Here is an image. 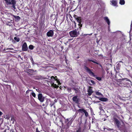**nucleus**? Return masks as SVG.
Segmentation results:
<instances>
[{
    "label": "nucleus",
    "instance_id": "obj_1",
    "mask_svg": "<svg viewBox=\"0 0 132 132\" xmlns=\"http://www.w3.org/2000/svg\"><path fill=\"white\" fill-rule=\"evenodd\" d=\"M7 6L9 8H11L12 10H14L16 4V1L15 0H4Z\"/></svg>",
    "mask_w": 132,
    "mask_h": 132
},
{
    "label": "nucleus",
    "instance_id": "obj_2",
    "mask_svg": "<svg viewBox=\"0 0 132 132\" xmlns=\"http://www.w3.org/2000/svg\"><path fill=\"white\" fill-rule=\"evenodd\" d=\"M69 34L70 36L73 37H76L79 34V33L76 30L71 31L69 32Z\"/></svg>",
    "mask_w": 132,
    "mask_h": 132
},
{
    "label": "nucleus",
    "instance_id": "obj_3",
    "mask_svg": "<svg viewBox=\"0 0 132 132\" xmlns=\"http://www.w3.org/2000/svg\"><path fill=\"white\" fill-rule=\"evenodd\" d=\"M75 19L77 20L79 23L78 25L79 26V28H80L82 26V24L81 23V18L80 17H78L77 16L75 15L74 16Z\"/></svg>",
    "mask_w": 132,
    "mask_h": 132
},
{
    "label": "nucleus",
    "instance_id": "obj_4",
    "mask_svg": "<svg viewBox=\"0 0 132 132\" xmlns=\"http://www.w3.org/2000/svg\"><path fill=\"white\" fill-rule=\"evenodd\" d=\"M84 68L86 71L87 72H88L89 75L94 77H95L96 76L93 72L91 71V70L89 69L86 67H85Z\"/></svg>",
    "mask_w": 132,
    "mask_h": 132
},
{
    "label": "nucleus",
    "instance_id": "obj_5",
    "mask_svg": "<svg viewBox=\"0 0 132 132\" xmlns=\"http://www.w3.org/2000/svg\"><path fill=\"white\" fill-rule=\"evenodd\" d=\"M38 98L39 101L41 102H43L44 101V98L43 97L41 93H39L38 95Z\"/></svg>",
    "mask_w": 132,
    "mask_h": 132
},
{
    "label": "nucleus",
    "instance_id": "obj_6",
    "mask_svg": "<svg viewBox=\"0 0 132 132\" xmlns=\"http://www.w3.org/2000/svg\"><path fill=\"white\" fill-rule=\"evenodd\" d=\"M46 34L49 37H52L54 35L53 31L52 30H50L47 32Z\"/></svg>",
    "mask_w": 132,
    "mask_h": 132
},
{
    "label": "nucleus",
    "instance_id": "obj_7",
    "mask_svg": "<svg viewBox=\"0 0 132 132\" xmlns=\"http://www.w3.org/2000/svg\"><path fill=\"white\" fill-rule=\"evenodd\" d=\"M73 101L76 103H79L80 101V100L79 98L77 96H74L72 98Z\"/></svg>",
    "mask_w": 132,
    "mask_h": 132
},
{
    "label": "nucleus",
    "instance_id": "obj_8",
    "mask_svg": "<svg viewBox=\"0 0 132 132\" xmlns=\"http://www.w3.org/2000/svg\"><path fill=\"white\" fill-rule=\"evenodd\" d=\"M28 49L27 44L24 43L22 46V50L23 51H27Z\"/></svg>",
    "mask_w": 132,
    "mask_h": 132
},
{
    "label": "nucleus",
    "instance_id": "obj_9",
    "mask_svg": "<svg viewBox=\"0 0 132 132\" xmlns=\"http://www.w3.org/2000/svg\"><path fill=\"white\" fill-rule=\"evenodd\" d=\"M115 123L117 125L118 128H120V122L117 119H115Z\"/></svg>",
    "mask_w": 132,
    "mask_h": 132
},
{
    "label": "nucleus",
    "instance_id": "obj_10",
    "mask_svg": "<svg viewBox=\"0 0 132 132\" xmlns=\"http://www.w3.org/2000/svg\"><path fill=\"white\" fill-rule=\"evenodd\" d=\"M112 5L114 6H117V2L116 0H112L111 1Z\"/></svg>",
    "mask_w": 132,
    "mask_h": 132
},
{
    "label": "nucleus",
    "instance_id": "obj_11",
    "mask_svg": "<svg viewBox=\"0 0 132 132\" xmlns=\"http://www.w3.org/2000/svg\"><path fill=\"white\" fill-rule=\"evenodd\" d=\"M105 21L107 22L109 26L110 24V21L108 17L106 16L104 18Z\"/></svg>",
    "mask_w": 132,
    "mask_h": 132
},
{
    "label": "nucleus",
    "instance_id": "obj_12",
    "mask_svg": "<svg viewBox=\"0 0 132 132\" xmlns=\"http://www.w3.org/2000/svg\"><path fill=\"white\" fill-rule=\"evenodd\" d=\"M88 95H90L93 92V91L91 87H89L88 90Z\"/></svg>",
    "mask_w": 132,
    "mask_h": 132
},
{
    "label": "nucleus",
    "instance_id": "obj_13",
    "mask_svg": "<svg viewBox=\"0 0 132 132\" xmlns=\"http://www.w3.org/2000/svg\"><path fill=\"white\" fill-rule=\"evenodd\" d=\"M78 111L81 113H85V112L86 111V110L84 109H79L78 110Z\"/></svg>",
    "mask_w": 132,
    "mask_h": 132
},
{
    "label": "nucleus",
    "instance_id": "obj_14",
    "mask_svg": "<svg viewBox=\"0 0 132 132\" xmlns=\"http://www.w3.org/2000/svg\"><path fill=\"white\" fill-rule=\"evenodd\" d=\"M99 100L102 101H106L108 100L107 98H100Z\"/></svg>",
    "mask_w": 132,
    "mask_h": 132
},
{
    "label": "nucleus",
    "instance_id": "obj_15",
    "mask_svg": "<svg viewBox=\"0 0 132 132\" xmlns=\"http://www.w3.org/2000/svg\"><path fill=\"white\" fill-rule=\"evenodd\" d=\"M119 3L121 5H124L125 3V1L124 0H120Z\"/></svg>",
    "mask_w": 132,
    "mask_h": 132
},
{
    "label": "nucleus",
    "instance_id": "obj_16",
    "mask_svg": "<svg viewBox=\"0 0 132 132\" xmlns=\"http://www.w3.org/2000/svg\"><path fill=\"white\" fill-rule=\"evenodd\" d=\"M95 93L98 96H103V95L101 93L98 92V91H96L95 92Z\"/></svg>",
    "mask_w": 132,
    "mask_h": 132
},
{
    "label": "nucleus",
    "instance_id": "obj_17",
    "mask_svg": "<svg viewBox=\"0 0 132 132\" xmlns=\"http://www.w3.org/2000/svg\"><path fill=\"white\" fill-rule=\"evenodd\" d=\"M11 15H12L17 20H19L20 19V18L19 16H16L15 15H13L12 14H11Z\"/></svg>",
    "mask_w": 132,
    "mask_h": 132
},
{
    "label": "nucleus",
    "instance_id": "obj_18",
    "mask_svg": "<svg viewBox=\"0 0 132 132\" xmlns=\"http://www.w3.org/2000/svg\"><path fill=\"white\" fill-rule=\"evenodd\" d=\"M14 39L17 42H19L20 41V39L19 38L15 37L14 38Z\"/></svg>",
    "mask_w": 132,
    "mask_h": 132
},
{
    "label": "nucleus",
    "instance_id": "obj_19",
    "mask_svg": "<svg viewBox=\"0 0 132 132\" xmlns=\"http://www.w3.org/2000/svg\"><path fill=\"white\" fill-rule=\"evenodd\" d=\"M51 79H52V78H53L56 81L57 80V79L56 78L57 76H55L54 77L53 76H52L51 77Z\"/></svg>",
    "mask_w": 132,
    "mask_h": 132
},
{
    "label": "nucleus",
    "instance_id": "obj_20",
    "mask_svg": "<svg viewBox=\"0 0 132 132\" xmlns=\"http://www.w3.org/2000/svg\"><path fill=\"white\" fill-rule=\"evenodd\" d=\"M29 48L30 49L32 50L34 48V46L33 45H30L29 46Z\"/></svg>",
    "mask_w": 132,
    "mask_h": 132
},
{
    "label": "nucleus",
    "instance_id": "obj_21",
    "mask_svg": "<svg viewBox=\"0 0 132 132\" xmlns=\"http://www.w3.org/2000/svg\"><path fill=\"white\" fill-rule=\"evenodd\" d=\"M85 116L87 117L88 116V113L86 111L84 113Z\"/></svg>",
    "mask_w": 132,
    "mask_h": 132
},
{
    "label": "nucleus",
    "instance_id": "obj_22",
    "mask_svg": "<svg viewBox=\"0 0 132 132\" xmlns=\"http://www.w3.org/2000/svg\"><path fill=\"white\" fill-rule=\"evenodd\" d=\"M32 95L34 97H36V94L34 92H32L31 93Z\"/></svg>",
    "mask_w": 132,
    "mask_h": 132
},
{
    "label": "nucleus",
    "instance_id": "obj_23",
    "mask_svg": "<svg viewBox=\"0 0 132 132\" xmlns=\"http://www.w3.org/2000/svg\"><path fill=\"white\" fill-rule=\"evenodd\" d=\"M49 101L48 100H47L46 101V102L45 103V105L46 106H47L48 104V102Z\"/></svg>",
    "mask_w": 132,
    "mask_h": 132
},
{
    "label": "nucleus",
    "instance_id": "obj_24",
    "mask_svg": "<svg viewBox=\"0 0 132 132\" xmlns=\"http://www.w3.org/2000/svg\"><path fill=\"white\" fill-rule=\"evenodd\" d=\"M96 78L97 80H101V78L100 77H96Z\"/></svg>",
    "mask_w": 132,
    "mask_h": 132
},
{
    "label": "nucleus",
    "instance_id": "obj_25",
    "mask_svg": "<svg viewBox=\"0 0 132 132\" xmlns=\"http://www.w3.org/2000/svg\"><path fill=\"white\" fill-rule=\"evenodd\" d=\"M76 132H81V129L80 128H79L77 130Z\"/></svg>",
    "mask_w": 132,
    "mask_h": 132
},
{
    "label": "nucleus",
    "instance_id": "obj_26",
    "mask_svg": "<svg viewBox=\"0 0 132 132\" xmlns=\"http://www.w3.org/2000/svg\"><path fill=\"white\" fill-rule=\"evenodd\" d=\"M54 87L55 88H57L58 87V86L56 85V84L54 85Z\"/></svg>",
    "mask_w": 132,
    "mask_h": 132
},
{
    "label": "nucleus",
    "instance_id": "obj_27",
    "mask_svg": "<svg viewBox=\"0 0 132 132\" xmlns=\"http://www.w3.org/2000/svg\"><path fill=\"white\" fill-rule=\"evenodd\" d=\"M56 81H57V82L58 83V84L60 85V82L59 80H57Z\"/></svg>",
    "mask_w": 132,
    "mask_h": 132
},
{
    "label": "nucleus",
    "instance_id": "obj_28",
    "mask_svg": "<svg viewBox=\"0 0 132 132\" xmlns=\"http://www.w3.org/2000/svg\"><path fill=\"white\" fill-rule=\"evenodd\" d=\"M91 82L92 83V84H95L94 82V81H93V80H91Z\"/></svg>",
    "mask_w": 132,
    "mask_h": 132
},
{
    "label": "nucleus",
    "instance_id": "obj_29",
    "mask_svg": "<svg viewBox=\"0 0 132 132\" xmlns=\"http://www.w3.org/2000/svg\"><path fill=\"white\" fill-rule=\"evenodd\" d=\"M93 63H96V64H99L98 63H97V62H95L94 61H93Z\"/></svg>",
    "mask_w": 132,
    "mask_h": 132
},
{
    "label": "nucleus",
    "instance_id": "obj_30",
    "mask_svg": "<svg viewBox=\"0 0 132 132\" xmlns=\"http://www.w3.org/2000/svg\"><path fill=\"white\" fill-rule=\"evenodd\" d=\"M13 48H6V50H13Z\"/></svg>",
    "mask_w": 132,
    "mask_h": 132
},
{
    "label": "nucleus",
    "instance_id": "obj_31",
    "mask_svg": "<svg viewBox=\"0 0 132 132\" xmlns=\"http://www.w3.org/2000/svg\"><path fill=\"white\" fill-rule=\"evenodd\" d=\"M36 90L37 92H39H39H40V91H39V89H36Z\"/></svg>",
    "mask_w": 132,
    "mask_h": 132
},
{
    "label": "nucleus",
    "instance_id": "obj_32",
    "mask_svg": "<svg viewBox=\"0 0 132 132\" xmlns=\"http://www.w3.org/2000/svg\"><path fill=\"white\" fill-rule=\"evenodd\" d=\"M2 113L0 111V116L2 115Z\"/></svg>",
    "mask_w": 132,
    "mask_h": 132
},
{
    "label": "nucleus",
    "instance_id": "obj_33",
    "mask_svg": "<svg viewBox=\"0 0 132 132\" xmlns=\"http://www.w3.org/2000/svg\"><path fill=\"white\" fill-rule=\"evenodd\" d=\"M68 90L69 91H70L71 90V89L70 88H68Z\"/></svg>",
    "mask_w": 132,
    "mask_h": 132
},
{
    "label": "nucleus",
    "instance_id": "obj_34",
    "mask_svg": "<svg viewBox=\"0 0 132 132\" xmlns=\"http://www.w3.org/2000/svg\"><path fill=\"white\" fill-rule=\"evenodd\" d=\"M46 106V105H45V104H42V106Z\"/></svg>",
    "mask_w": 132,
    "mask_h": 132
},
{
    "label": "nucleus",
    "instance_id": "obj_35",
    "mask_svg": "<svg viewBox=\"0 0 132 132\" xmlns=\"http://www.w3.org/2000/svg\"><path fill=\"white\" fill-rule=\"evenodd\" d=\"M71 40H72V39H69L68 40V41H70Z\"/></svg>",
    "mask_w": 132,
    "mask_h": 132
},
{
    "label": "nucleus",
    "instance_id": "obj_36",
    "mask_svg": "<svg viewBox=\"0 0 132 132\" xmlns=\"http://www.w3.org/2000/svg\"><path fill=\"white\" fill-rule=\"evenodd\" d=\"M13 119L14 120V119L12 117L11 118V120H13Z\"/></svg>",
    "mask_w": 132,
    "mask_h": 132
},
{
    "label": "nucleus",
    "instance_id": "obj_37",
    "mask_svg": "<svg viewBox=\"0 0 132 132\" xmlns=\"http://www.w3.org/2000/svg\"><path fill=\"white\" fill-rule=\"evenodd\" d=\"M95 97L96 98H98L99 99V98H100V97H97L96 96H95Z\"/></svg>",
    "mask_w": 132,
    "mask_h": 132
},
{
    "label": "nucleus",
    "instance_id": "obj_38",
    "mask_svg": "<svg viewBox=\"0 0 132 132\" xmlns=\"http://www.w3.org/2000/svg\"><path fill=\"white\" fill-rule=\"evenodd\" d=\"M100 66H101L102 68V66L101 64H99Z\"/></svg>",
    "mask_w": 132,
    "mask_h": 132
},
{
    "label": "nucleus",
    "instance_id": "obj_39",
    "mask_svg": "<svg viewBox=\"0 0 132 132\" xmlns=\"http://www.w3.org/2000/svg\"><path fill=\"white\" fill-rule=\"evenodd\" d=\"M6 50V49L5 48V49H4L3 50V51H5Z\"/></svg>",
    "mask_w": 132,
    "mask_h": 132
},
{
    "label": "nucleus",
    "instance_id": "obj_40",
    "mask_svg": "<svg viewBox=\"0 0 132 132\" xmlns=\"http://www.w3.org/2000/svg\"><path fill=\"white\" fill-rule=\"evenodd\" d=\"M90 61L93 62V60H89Z\"/></svg>",
    "mask_w": 132,
    "mask_h": 132
},
{
    "label": "nucleus",
    "instance_id": "obj_41",
    "mask_svg": "<svg viewBox=\"0 0 132 132\" xmlns=\"http://www.w3.org/2000/svg\"><path fill=\"white\" fill-rule=\"evenodd\" d=\"M50 105H51V107H52L53 106V104H52V105L50 104Z\"/></svg>",
    "mask_w": 132,
    "mask_h": 132
},
{
    "label": "nucleus",
    "instance_id": "obj_42",
    "mask_svg": "<svg viewBox=\"0 0 132 132\" xmlns=\"http://www.w3.org/2000/svg\"><path fill=\"white\" fill-rule=\"evenodd\" d=\"M36 132H40L39 131H37Z\"/></svg>",
    "mask_w": 132,
    "mask_h": 132
}]
</instances>
